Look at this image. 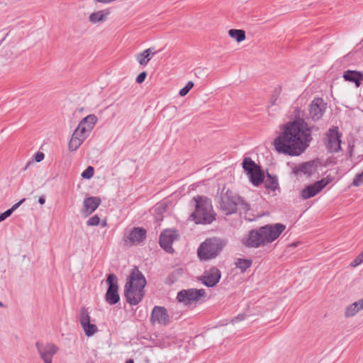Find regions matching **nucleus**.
Listing matches in <instances>:
<instances>
[{
	"label": "nucleus",
	"instance_id": "nucleus-1",
	"mask_svg": "<svg viewBox=\"0 0 363 363\" xmlns=\"http://www.w3.org/2000/svg\"><path fill=\"white\" fill-rule=\"evenodd\" d=\"M311 140V128L303 120L298 119L286 123L274 140V146L279 153L298 156L308 148Z\"/></svg>",
	"mask_w": 363,
	"mask_h": 363
},
{
	"label": "nucleus",
	"instance_id": "nucleus-2",
	"mask_svg": "<svg viewBox=\"0 0 363 363\" xmlns=\"http://www.w3.org/2000/svg\"><path fill=\"white\" fill-rule=\"evenodd\" d=\"M285 229L286 225L281 223L268 224L250 231L242 243L246 247L257 248L277 240Z\"/></svg>",
	"mask_w": 363,
	"mask_h": 363
},
{
	"label": "nucleus",
	"instance_id": "nucleus-3",
	"mask_svg": "<svg viewBox=\"0 0 363 363\" xmlns=\"http://www.w3.org/2000/svg\"><path fill=\"white\" fill-rule=\"evenodd\" d=\"M146 280L138 267H135L125 284L124 294L126 301L130 305H137L144 296V288Z\"/></svg>",
	"mask_w": 363,
	"mask_h": 363
},
{
	"label": "nucleus",
	"instance_id": "nucleus-4",
	"mask_svg": "<svg viewBox=\"0 0 363 363\" xmlns=\"http://www.w3.org/2000/svg\"><path fill=\"white\" fill-rule=\"evenodd\" d=\"M220 211L225 215H231L239 211L240 213H246L250 209V205L237 194L230 190L221 193L219 201Z\"/></svg>",
	"mask_w": 363,
	"mask_h": 363
},
{
	"label": "nucleus",
	"instance_id": "nucleus-5",
	"mask_svg": "<svg viewBox=\"0 0 363 363\" xmlns=\"http://www.w3.org/2000/svg\"><path fill=\"white\" fill-rule=\"evenodd\" d=\"M195 210L190 218L197 224H209L215 219L211 201L204 196H196L192 199Z\"/></svg>",
	"mask_w": 363,
	"mask_h": 363
},
{
	"label": "nucleus",
	"instance_id": "nucleus-6",
	"mask_svg": "<svg viewBox=\"0 0 363 363\" xmlns=\"http://www.w3.org/2000/svg\"><path fill=\"white\" fill-rule=\"evenodd\" d=\"M226 245L223 239L213 237L206 239L198 248L197 253L202 260H208L218 256Z\"/></svg>",
	"mask_w": 363,
	"mask_h": 363
},
{
	"label": "nucleus",
	"instance_id": "nucleus-7",
	"mask_svg": "<svg viewBox=\"0 0 363 363\" xmlns=\"http://www.w3.org/2000/svg\"><path fill=\"white\" fill-rule=\"evenodd\" d=\"M106 282L108 286L105 295L106 301L110 305H114L120 300L118 278L114 274H109Z\"/></svg>",
	"mask_w": 363,
	"mask_h": 363
},
{
	"label": "nucleus",
	"instance_id": "nucleus-8",
	"mask_svg": "<svg viewBox=\"0 0 363 363\" xmlns=\"http://www.w3.org/2000/svg\"><path fill=\"white\" fill-rule=\"evenodd\" d=\"M206 295L204 289H184L177 294V298L179 302L185 305H191L197 302Z\"/></svg>",
	"mask_w": 363,
	"mask_h": 363
},
{
	"label": "nucleus",
	"instance_id": "nucleus-9",
	"mask_svg": "<svg viewBox=\"0 0 363 363\" xmlns=\"http://www.w3.org/2000/svg\"><path fill=\"white\" fill-rule=\"evenodd\" d=\"M35 347L44 363H52V357L59 350L56 345L50 342L43 344L37 342Z\"/></svg>",
	"mask_w": 363,
	"mask_h": 363
},
{
	"label": "nucleus",
	"instance_id": "nucleus-10",
	"mask_svg": "<svg viewBox=\"0 0 363 363\" xmlns=\"http://www.w3.org/2000/svg\"><path fill=\"white\" fill-rule=\"evenodd\" d=\"M91 318L88 309L83 307L79 312V322L87 337H91L98 332V328L95 324L91 323Z\"/></svg>",
	"mask_w": 363,
	"mask_h": 363
},
{
	"label": "nucleus",
	"instance_id": "nucleus-11",
	"mask_svg": "<svg viewBox=\"0 0 363 363\" xmlns=\"http://www.w3.org/2000/svg\"><path fill=\"white\" fill-rule=\"evenodd\" d=\"M169 315L165 308L162 306H155L153 308L150 316L152 324L167 325L169 323Z\"/></svg>",
	"mask_w": 363,
	"mask_h": 363
},
{
	"label": "nucleus",
	"instance_id": "nucleus-12",
	"mask_svg": "<svg viewBox=\"0 0 363 363\" xmlns=\"http://www.w3.org/2000/svg\"><path fill=\"white\" fill-rule=\"evenodd\" d=\"M326 108V104L321 98L314 99L309 106V115L313 121H318L322 118Z\"/></svg>",
	"mask_w": 363,
	"mask_h": 363
},
{
	"label": "nucleus",
	"instance_id": "nucleus-13",
	"mask_svg": "<svg viewBox=\"0 0 363 363\" xmlns=\"http://www.w3.org/2000/svg\"><path fill=\"white\" fill-rule=\"evenodd\" d=\"M96 122L97 117L94 114H90L80 121L75 130L87 138L94 128Z\"/></svg>",
	"mask_w": 363,
	"mask_h": 363
},
{
	"label": "nucleus",
	"instance_id": "nucleus-14",
	"mask_svg": "<svg viewBox=\"0 0 363 363\" xmlns=\"http://www.w3.org/2000/svg\"><path fill=\"white\" fill-rule=\"evenodd\" d=\"M340 137L341 135L338 133L337 129L332 128L329 130L327 134L326 147L330 152H337L340 150Z\"/></svg>",
	"mask_w": 363,
	"mask_h": 363
},
{
	"label": "nucleus",
	"instance_id": "nucleus-15",
	"mask_svg": "<svg viewBox=\"0 0 363 363\" xmlns=\"http://www.w3.org/2000/svg\"><path fill=\"white\" fill-rule=\"evenodd\" d=\"M177 234L175 230H164L160 237V246L167 252H173V248L172 245L173 242L177 239Z\"/></svg>",
	"mask_w": 363,
	"mask_h": 363
},
{
	"label": "nucleus",
	"instance_id": "nucleus-16",
	"mask_svg": "<svg viewBox=\"0 0 363 363\" xmlns=\"http://www.w3.org/2000/svg\"><path fill=\"white\" fill-rule=\"evenodd\" d=\"M329 181L326 179H322L315 182L313 184L306 186L301 191V196L303 199H308L318 194L328 184Z\"/></svg>",
	"mask_w": 363,
	"mask_h": 363
},
{
	"label": "nucleus",
	"instance_id": "nucleus-17",
	"mask_svg": "<svg viewBox=\"0 0 363 363\" xmlns=\"http://www.w3.org/2000/svg\"><path fill=\"white\" fill-rule=\"evenodd\" d=\"M221 277L220 272L216 267H211L208 270L205 271L201 280L202 283L208 286H214L220 280Z\"/></svg>",
	"mask_w": 363,
	"mask_h": 363
},
{
	"label": "nucleus",
	"instance_id": "nucleus-18",
	"mask_svg": "<svg viewBox=\"0 0 363 363\" xmlns=\"http://www.w3.org/2000/svg\"><path fill=\"white\" fill-rule=\"evenodd\" d=\"M101 199L99 197L90 196L83 201L82 213L84 217L91 214L100 205Z\"/></svg>",
	"mask_w": 363,
	"mask_h": 363
},
{
	"label": "nucleus",
	"instance_id": "nucleus-19",
	"mask_svg": "<svg viewBox=\"0 0 363 363\" xmlns=\"http://www.w3.org/2000/svg\"><path fill=\"white\" fill-rule=\"evenodd\" d=\"M316 172V166L314 164V162H308L300 164L297 166H295L293 168V173L296 176H301L302 174L306 175L307 177L313 174Z\"/></svg>",
	"mask_w": 363,
	"mask_h": 363
},
{
	"label": "nucleus",
	"instance_id": "nucleus-20",
	"mask_svg": "<svg viewBox=\"0 0 363 363\" xmlns=\"http://www.w3.org/2000/svg\"><path fill=\"white\" fill-rule=\"evenodd\" d=\"M146 237V231L141 228H134L128 236V240L132 244L142 242Z\"/></svg>",
	"mask_w": 363,
	"mask_h": 363
},
{
	"label": "nucleus",
	"instance_id": "nucleus-21",
	"mask_svg": "<svg viewBox=\"0 0 363 363\" xmlns=\"http://www.w3.org/2000/svg\"><path fill=\"white\" fill-rule=\"evenodd\" d=\"M157 52L153 48H150L135 55V59L140 65L145 66Z\"/></svg>",
	"mask_w": 363,
	"mask_h": 363
},
{
	"label": "nucleus",
	"instance_id": "nucleus-22",
	"mask_svg": "<svg viewBox=\"0 0 363 363\" xmlns=\"http://www.w3.org/2000/svg\"><path fill=\"white\" fill-rule=\"evenodd\" d=\"M86 137L74 130L72 138L69 142L68 147L70 151L77 150L82 143L86 140Z\"/></svg>",
	"mask_w": 363,
	"mask_h": 363
},
{
	"label": "nucleus",
	"instance_id": "nucleus-23",
	"mask_svg": "<svg viewBox=\"0 0 363 363\" xmlns=\"http://www.w3.org/2000/svg\"><path fill=\"white\" fill-rule=\"evenodd\" d=\"M109 14L110 11L107 9L93 12L89 16V21L92 24L104 23Z\"/></svg>",
	"mask_w": 363,
	"mask_h": 363
},
{
	"label": "nucleus",
	"instance_id": "nucleus-24",
	"mask_svg": "<svg viewBox=\"0 0 363 363\" xmlns=\"http://www.w3.org/2000/svg\"><path fill=\"white\" fill-rule=\"evenodd\" d=\"M343 78L345 81L354 82L359 87L363 81V74L357 71L347 70L344 72Z\"/></svg>",
	"mask_w": 363,
	"mask_h": 363
},
{
	"label": "nucleus",
	"instance_id": "nucleus-25",
	"mask_svg": "<svg viewBox=\"0 0 363 363\" xmlns=\"http://www.w3.org/2000/svg\"><path fill=\"white\" fill-rule=\"evenodd\" d=\"M247 176L255 186H258L264 180V174L259 167L254 169L253 172H249Z\"/></svg>",
	"mask_w": 363,
	"mask_h": 363
},
{
	"label": "nucleus",
	"instance_id": "nucleus-26",
	"mask_svg": "<svg viewBox=\"0 0 363 363\" xmlns=\"http://www.w3.org/2000/svg\"><path fill=\"white\" fill-rule=\"evenodd\" d=\"M252 264V261L250 259L237 258L235 261L236 268L240 269L242 272L250 267Z\"/></svg>",
	"mask_w": 363,
	"mask_h": 363
},
{
	"label": "nucleus",
	"instance_id": "nucleus-27",
	"mask_svg": "<svg viewBox=\"0 0 363 363\" xmlns=\"http://www.w3.org/2000/svg\"><path fill=\"white\" fill-rule=\"evenodd\" d=\"M228 34L232 38L235 39L238 43H240L245 39V32L243 30L230 29Z\"/></svg>",
	"mask_w": 363,
	"mask_h": 363
},
{
	"label": "nucleus",
	"instance_id": "nucleus-28",
	"mask_svg": "<svg viewBox=\"0 0 363 363\" xmlns=\"http://www.w3.org/2000/svg\"><path fill=\"white\" fill-rule=\"evenodd\" d=\"M24 201H25V199H23L18 203L13 204L11 208L8 209L7 211H6L5 212H4L2 213H0V223L1 221L4 220L6 218L9 217L11 215V213L16 209H17L21 206V204H22Z\"/></svg>",
	"mask_w": 363,
	"mask_h": 363
},
{
	"label": "nucleus",
	"instance_id": "nucleus-29",
	"mask_svg": "<svg viewBox=\"0 0 363 363\" xmlns=\"http://www.w3.org/2000/svg\"><path fill=\"white\" fill-rule=\"evenodd\" d=\"M257 166L254 161L252 160L250 157H246L243 160L242 162V167L247 174L249 172H253L254 169L257 168Z\"/></svg>",
	"mask_w": 363,
	"mask_h": 363
},
{
	"label": "nucleus",
	"instance_id": "nucleus-30",
	"mask_svg": "<svg viewBox=\"0 0 363 363\" xmlns=\"http://www.w3.org/2000/svg\"><path fill=\"white\" fill-rule=\"evenodd\" d=\"M357 306L358 305L356 303V302H354L352 304L349 305L345 311V317H352L354 315H356L359 311H360Z\"/></svg>",
	"mask_w": 363,
	"mask_h": 363
},
{
	"label": "nucleus",
	"instance_id": "nucleus-31",
	"mask_svg": "<svg viewBox=\"0 0 363 363\" xmlns=\"http://www.w3.org/2000/svg\"><path fill=\"white\" fill-rule=\"evenodd\" d=\"M193 86L194 82L192 81L188 82L186 86L179 91V95L181 96H186Z\"/></svg>",
	"mask_w": 363,
	"mask_h": 363
},
{
	"label": "nucleus",
	"instance_id": "nucleus-32",
	"mask_svg": "<svg viewBox=\"0 0 363 363\" xmlns=\"http://www.w3.org/2000/svg\"><path fill=\"white\" fill-rule=\"evenodd\" d=\"M100 223V218L97 215H94L86 220V225L89 226H96Z\"/></svg>",
	"mask_w": 363,
	"mask_h": 363
},
{
	"label": "nucleus",
	"instance_id": "nucleus-33",
	"mask_svg": "<svg viewBox=\"0 0 363 363\" xmlns=\"http://www.w3.org/2000/svg\"><path fill=\"white\" fill-rule=\"evenodd\" d=\"M94 172V167L89 166L82 173V177L84 179H89L93 177Z\"/></svg>",
	"mask_w": 363,
	"mask_h": 363
},
{
	"label": "nucleus",
	"instance_id": "nucleus-34",
	"mask_svg": "<svg viewBox=\"0 0 363 363\" xmlns=\"http://www.w3.org/2000/svg\"><path fill=\"white\" fill-rule=\"evenodd\" d=\"M352 184L354 186H359L363 184V172L357 174L353 179Z\"/></svg>",
	"mask_w": 363,
	"mask_h": 363
},
{
	"label": "nucleus",
	"instance_id": "nucleus-35",
	"mask_svg": "<svg viewBox=\"0 0 363 363\" xmlns=\"http://www.w3.org/2000/svg\"><path fill=\"white\" fill-rule=\"evenodd\" d=\"M363 262V251L351 262L350 265L355 267Z\"/></svg>",
	"mask_w": 363,
	"mask_h": 363
},
{
	"label": "nucleus",
	"instance_id": "nucleus-36",
	"mask_svg": "<svg viewBox=\"0 0 363 363\" xmlns=\"http://www.w3.org/2000/svg\"><path fill=\"white\" fill-rule=\"evenodd\" d=\"M147 77V73L145 72H141L140 74H139V75L136 78V82L138 83V84H141L143 83L145 78Z\"/></svg>",
	"mask_w": 363,
	"mask_h": 363
},
{
	"label": "nucleus",
	"instance_id": "nucleus-37",
	"mask_svg": "<svg viewBox=\"0 0 363 363\" xmlns=\"http://www.w3.org/2000/svg\"><path fill=\"white\" fill-rule=\"evenodd\" d=\"M44 157H45V155H44V153H43L41 152H37L34 156L35 160L37 162H41L44 159Z\"/></svg>",
	"mask_w": 363,
	"mask_h": 363
},
{
	"label": "nucleus",
	"instance_id": "nucleus-38",
	"mask_svg": "<svg viewBox=\"0 0 363 363\" xmlns=\"http://www.w3.org/2000/svg\"><path fill=\"white\" fill-rule=\"evenodd\" d=\"M245 315L239 314L235 318H233L232 320V323H237V322L243 320L245 319Z\"/></svg>",
	"mask_w": 363,
	"mask_h": 363
},
{
	"label": "nucleus",
	"instance_id": "nucleus-39",
	"mask_svg": "<svg viewBox=\"0 0 363 363\" xmlns=\"http://www.w3.org/2000/svg\"><path fill=\"white\" fill-rule=\"evenodd\" d=\"M277 184H278L276 180H274V179L272 181V185H269L267 184V181H266V187L267 188H271V189H274L276 188V186H277Z\"/></svg>",
	"mask_w": 363,
	"mask_h": 363
},
{
	"label": "nucleus",
	"instance_id": "nucleus-40",
	"mask_svg": "<svg viewBox=\"0 0 363 363\" xmlns=\"http://www.w3.org/2000/svg\"><path fill=\"white\" fill-rule=\"evenodd\" d=\"M356 303L358 305V308L359 311L363 310V298L359 299L357 301H355Z\"/></svg>",
	"mask_w": 363,
	"mask_h": 363
},
{
	"label": "nucleus",
	"instance_id": "nucleus-41",
	"mask_svg": "<svg viewBox=\"0 0 363 363\" xmlns=\"http://www.w3.org/2000/svg\"><path fill=\"white\" fill-rule=\"evenodd\" d=\"M45 202V196H42L40 197H39L38 199V203L40 204V205H43Z\"/></svg>",
	"mask_w": 363,
	"mask_h": 363
},
{
	"label": "nucleus",
	"instance_id": "nucleus-42",
	"mask_svg": "<svg viewBox=\"0 0 363 363\" xmlns=\"http://www.w3.org/2000/svg\"><path fill=\"white\" fill-rule=\"evenodd\" d=\"M32 163H33V162H32V161L28 162L27 163V164L26 165V167H24V170L27 169V168L29 167V165H30V164H32Z\"/></svg>",
	"mask_w": 363,
	"mask_h": 363
},
{
	"label": "nucleus",
	"instance_id": "nucleus-43",
	"mask_svg": "<svg viewBox=\"0 0 363 363\" xmlns=\"http://www.w3.org/2000/svg\"><path fill=\"white\" fill-rule=\"evenodd\" d=\"M125 363H134V362H133V359H128V360L126 361V362H125Z\"/></svg>",
	"mask_w": 363,
	"mask_h": 363
},
{
	"label": "nucleus",
	"instance_id": "nucleus-44",
	"mask_svg": "<svg viewBox=\"0 0 363 363\" xmlns=\"http://www.w3.org/2000/svg\"><path fill=\"white\" fill-rule=\"evenodd\" d=\"M106 225V221H104L101 223V226L102 227H105Z\"/></svg>",
	"mask_w": 363,
	"mask_h": 363
},
{
	"label": "nucleus",
	"instance_id": "nucleus-45",
	"mask_svg": "<svg viewBox=\"0 0 363 363\" xmlns=\"http://www.w3.org/2000/svg\"><path fill=\"white\" fill-rule=\"evenodd\" d=\"M177 271L178 274L182 273V269H179Z\"/></svg>",
	"mask_w": 363,
	"mask_h": 363
},
{
	"label": "nucleus",
	"instance_id": "nucleus-46",
	"mask_svg": "<svg viewBox=\"0 0 363 363\" xmlns=\"http://www.w3.org/2000/svg\"><path fill=\"white\" fill-rule=\"evenodd\" d=\"M0 307H4V304L2 302L0 301Z\"/></svg>",
	"mask_w": 363,
	"mask_h": 363
}]
</instances>
